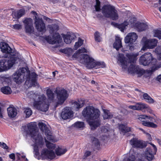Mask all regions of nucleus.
I'll use <instances>...</instances> for the list:
<instances>
[{"label":"nucleus","instance_id":"4c0bfd02","mask_svg":"<svg viewBox=\"0 0 161 161\" xmlns=\"http://www.w3.org/2000/svg\"><path fill=\"white\" fill-rule=\"evenodd\" d=\"M49 28L50 33L53 34L58 30L59 27L58 25H54L49 26Z\"/></svg>","mask_w":161,"mask_h":161},{"label":"nucleus","instance_id":"0e129e2a","mask_svg":"<svg viewBox=\"0 0 161 161\" xmlns=\"http://www.w3.org/2000/svg\"><path fill=\"white\" fill-rule=\"evenodd\" d=\"M53 76H55V72H53Z\"/></svg>","mask_w":161,"mask_h":161},{"label":"nucleus","instance_id":"a878e982","mask_svg":"<svg viewBox=\"0 0 161 161\" xmlns=\"http://www.w3.org/2000/svg\"><path fill=\"white\" fill-rule=\"evenodd\" d=\"M25 13V10L21 9L19 10H14L12 14L13 18L19 19Z\"/></svg>","mask_w":161,"mask_h":161},{"label":"nucleus","instance_id":"9b49d317","mask_svg":"<svg viewBox=\"0 0 161 161\" xmlns=\"http://www.w3.org/2000/svg\"><path fill=\"white\" fill-rule=\"evenodd\" d=\"M142 42L143 44L141 51H145L148 49L154 48L157 46L158 41L155 39H147L146 37H143Z\"/></svg>","mask_w":161,"mask_h":161},{"label":"nucleus","instance_id":"e2e57ef3","mask_svg":"<svg viewBox=\"0 0 161 161\" xmlns=\"http://www.w3.org/2000/svg\"><path fill=\"white\" fill-rule=\"evenodd\" d=\"M91 83L92 84H94L95 83V81L94 80H92V81Z\"/></svg>","mask_w":161,"mask_h":161},{"label":"nucleus","instance_id":"f257e3e1","mask_svg":"<svg viewBox=\"0 0 161 161\" xmlns=\"http://www.w3.org/2000/svg\"><path fill=\"white\" fill-rule=\"evenodd\" d=\"M37 75L34 72L30 73V71L25 68H22L17 71L13 75L14 81L17 84H20L26 79V85L29 87L39 86L36 81Z\"/></svg>","mask_w":161,"mask_h":161},{"label":"nucleus","instance_id":"ea45409f","mask_svg":"<svg viewBox=\"0 0 161 161\" xmlns=\"http://www.w3.org/2000/svg\"><path fill=\"white\" fill-rule=\"evenodd\" d=\"M56 153L58 156H60L64 154L67 151L65 149H62L59 147L57 148L56 150Z\"/></svg>","mask_w":161,"mask_h":161},{"label":"nucleus","instance_id":"5701e85b","mask_svg":"<svg viewBox=\"0 0 161 161\" xmlns=\"http://www.w3.org/2000/svg\"><path fill=\"white\" fill-rule=\"evenodd\" d=\"M118 62L120 63V65L123 68L125 69L127 68V62L125 57L123 54L119 53L117 55Z\"/></svg>","mask_w":161,"mask_h":161},{"label":"nucleus","instance_id":"5fc2aeb1","mask_svg":"<svg viewBox=\"0 0 161 161\" xmlns=\"http://www.w3.org/2000/svg\"><path fill=\"white\" fill-rule=\"evenodd\" d=\"M9 157L11 159H12V160H15V155L14 153H12L9 155Z\"/></svg>","mask_w":161,"mask_h":161},{"label":"nucleus","instance_id":"1a4fd4ad","mask_svg":"<svg viewBox=\"0 0 161 161\" xmlns=\"http://www.w3.org/2000/svg\"><path fill=\"white\" fill-rule=\"evenodd\" d=\"M39 100L35 101L34 107L37 109L43 112H46L48 109V105L46 103V97L43 94L39 95Z\"/></svg>","mask_w":161,"mask_h":161},{"label":"nucleus","instance_id":"69168bd1","mask_svg":"<svg viewBox=\"0 0 161 161\" xmlns=\"http://www.w3.org/2000/svg\"><path fill=\"white\" fill-rule=\"evenodd\" d=\"M159 10L160 12H161V7L159 8Z\"/></svg>","mask_w":161,"mask_h":161},{"label":"nucleus","instance_id":"ddd939ff","mask_svg":"<svg viewBox=\"0 0 161 161\" xmlns=\"http://www.w3.org/2000/svg\"><path fill=\"white\" fill-rule=\"evenodd\" d=\"M38 126L41 130L43 132H44L46 136V138L48 140L52 142H55L54 137L52 135L51 132L47 127L45 124L42 122H40L39 123Z\"/></svg>","mask_w":161,"mask_h":161},{"label":"nucleus","instance_id":"f8f14e48","mask_svg":"<svg viewBox=\"0 0 161 161\" xmlns=\"http://www.w3.org/2000/svg\"><path fill=\"white\" fill-rule=\"evenodd\" d=\"M55 92L57 94L58 104H62L68 97L67 91L63 88L60 90L56 89Z\"/></svg>","mask_w":161,"mask_h":161},{"label":"nucleus","instance_id":"2eb2a0df","mask_svg":"<svg viewBox=\"0 0 161 161\" xmlns=\"http://www.w3.org/2000/svg\"><path fill=\"white\" fill-rule=\"evenodd\" d=\"M128 71L131 74L136 73L139 76H142L145 72L144 69L134 64H131L130 66L128 69Z\"/></svg>","mask_w":161,"mask_h":161},{"label":"nucleus","instance_id":"6e6552de","mask_svg":"<svg viewBox=\"0 0 161 161\" xmlns=\"http://www.w3.org/2000/svg\"><path fill=\"white\" fill-rule=\"evenodd\" d=\"M101 10L102 13L105 17L110 18L114 20L118 19L117 11L114 6L109 4L104 5Z\"/></svg>","mask_w":161,"mask_h":161},{"label":"nucleus","instance_id":"7c9ffc66","mask_svg":"<svg viewBox=\"0 0 161 161\" xmlns=\"http://www.w3.org/2000/svg\"><path fill=\"white\" fill-rule=\"evenodd\" d=\"M1 91L3 93L6 94H10L12 92L11 88L8 86H5L2 87Z\"/></svg>","mask_w":161,"mask_h":161},{"label":"nucleus","instance_id":"052dcab7","mask_svg":"<svg viewBox=\"0 0 161 161\" xmlns=\"http://www.w3.org/2000/svg\"><path fill=\"white\" fill-rule=\"evenodd\" d=\"M129 49L130 50H134V47L133 46H130Z\"/></svg>","mask_w":161,"mask_h":161},{"label":"nucleus","instance_id":"79ce46f5","mask_svg":"<svg viewBox=\"0 0 161 161\" xmlns=\"http://www.w3.org/2000/svg\"><path fill=\"white\" fill-rule=\"evenodd\" d=\"M154 51L157 55L158 59L160 60H161V46L158 47Z\"/></svg>","mask_w":161,"mask_h":161},{"label":"nucleus","instance_id":"a18cd8bd","mask_svg":"<svg viewBox=\"0 0 161 161\" xmlns=\"http://www.w3.org/2000/svg\"><path fill=\"white\" fill-rule=\"evenodd\" d=\"M73 125L75 127L79 128H83L84 127V123L82 122H77Z\"/></svg>","mask_w":161,"mask_h":161},{"label":"nucleus","instance_id":"6ab92c4d","mask_svg":"<svg viewBox=\"0 0 161 161\" xmlns=\"http://www.w3.org/2000/svg\"><path fill=\"white\" fill-rule=\"evenodd\" d=\"M24 23L25 24L26 32L31 34L33 31V28L32 26V19L31 18L26 19H25Z\"/></svg>","mask_w":161,"mask_h":161},{"label":"nucleus","instance_id":"0eeeda50","mask_svg":"<svg viewBox=\"0 0 161 161\" xmlns=\"http://www.w3.org/2000/svg\"><path fill=\"white\" fill-rule=\"evenodd\" d=\"M135 18L131 19L128 22L127 21H125L123 23L120 25H117L116 23L114 24L113 23L112 24L114 25V26H117L120 30L123 32L124 30L125 29V27L130 23L131 24H132V26H135L137 29L138 31H142L145 30L148 28V25L145 23H140L137 22L135 23Z\"/></svg>","mask_w":161,"mask_h":161},{"label":"nucleus","instance_id":"58836bf2","mask_svg":"<svg viewBox=\"0 0 161 161\" xmlns=\"http://www.w3.org/2000/svg\"><path fill=\"white\" fill-rule=\"evenodd\" d=\"M84 40L80 38H79L78 41L76 42L74 46V48L75 50H77L79 47L82 45L83 43Z\"/></svg>","mask_w":161,"mask_h":161},{"label":"nucleus","instance_id":"09e8293b","mask_svg":"<svg viewBox=\"0 0 161 161\" xmlns=\"http://www.w3.org/2000/svg\"><path fill=\"white\" fill-rule=\"evenodd\" d=\"M78 52H79V54H80L81 53H89V52L87 49L85 48L84 47H82L81 48L77 50Z\"/></svg>","mask_w":161,"mask_h":161},{"label":"nucleus","instance_id":"aec40b11","mask_svg":"<svg viewBox=\"0 0 161 161\" xmlns=\"http://www.w3.org/2000/svg\"><path fill=\"white\" fill-rule=\"evenodd\" d=\"M73 116L72 112L69 107L64 108L61 113V117L64 119H67L71 118Z\"/></svg>","mask_w":161,"mask_h":161},{"label":"nucleus","instance_id":"bf43d9fd","mask_svg":"<svg viewBox=\"0 0 161 161\" xmlns=\"http://www.w3.org/2000/svg\"><path fill=\"white\" fill-rule=\"evenodd\" d=\"M157 80L161 83V74L158 76L157 78Z\"/></svg>","mask_w":161,"mask_h":161},{"label":"nucleus","instance_id":"6e6d98bb","mask_svg":"<svg viewBox=\"0 0 161 161\" xmlns=\"http://www.w3.org/2000/svg\"><path fill=\"white\" fill-rule=\"evenodd\" d=\"M139 129L141 130L145 134H146V135H147V136H148V137L149 138V139H150V138H151V136L149 133L146 132L143 129H142V128H140Z\"/></svg>","mask_w":161,"mask_h":161},{"label":"nucleus","instance_id":"3c124183","mask_svg":"<svg viewBox=\"0 0 161 161\" xmlns=\"http://www.w3.org/2000/svg\"><path fill=\"white\" fill-rule=\"evenodd\" d=\"M147 111V112L148 113H149L150 114H153V111L152 110L151 108L147 105L146 107L145 108V109Z\"/></svg>","mask_w":161,"mask_h":161},{"label":"nucleus","instance_id":"37998d69","mask_svg":"<svg viewBox=\"0 0 161 161\" xmlns=\"http://www.w3.org/2000/svg\"><path fill=\"white\" fill-rule=\"evenodd\" d=\"M91 139L93 145H94L95 146H97L99 145V141L96 138L92 136L91 137Z\"/></svg>","mask_w":161,"mask_h":161},{"label":"nucleus","instance_id":"2f4dec72","mask_svg":"<svg viewBox=\"0 0 161 161\" xmlns=\"http://www.w3.org/2000/svg\"><path fill=\"white\" fill-rule=\"evenodd\" d=\"M143 97L145 101L149 103H153L154 102L153 99L146 93H144L143 94Z\"/></svg>","mask_w":161,"mask_h":161},{"label":"nucleus","instance_id":"603ef678","mask_svg":"<svg viewBox=\"0 0 161 161\" xmlns=\"http://www.w3.org/2000/svg\"><path fill=\"white\" fill-rule=\"evenodd\" d=\"M12 27L14 29L16 30H19L21 27V25L19 24H15L14 25H12Z\"/></svg>","mask_w":161,"mask_h":161},{"label":"nucleus","instance_id":"393cba45","mask_svg":"<svg viewBox=\"0 0 161 161\" xmlns=\"http://www.w3.org/2000/svg\"><path fill=\"white\" fill-rule=\"evenodd\" d=\"M85 103V101L82 99H79L77 101H75L72 103V107L75 110H78L82 107Z\"/></svg>","mask_w":161,"mask_h":161},{"label":"nucleus","instance_id":"c03bdc74","mask_svg":"<svg viewBox=\"0 0 161 161\" xmlns=\"http://www.w3.org/2000/svg\"><path fill=\"white\" fill-rule=\"evenodd\" d=\"M94 38L95 40L97 42H99L102 40V38L100 36V34L98 31H96L95 33Z\"/></svg>","mask_w":161,"mask_h":161},{"label":"nucleus","instance_id":"412c9836","mask_svg":"<svg viewBox=\"0 0 161 161\" xmlns=\"http://www.w3.org/2000/svg\"><path fill=\"white\" fill-rule=\"evenodd\" d=\"M137 38L136 34L134 32L129 33L125 38V42L126 43L132 44L135 42Z\"/></svg>","mask_w":161,"mask_h":161},{"label":"nucleus","instance_id":"4be33fe9","mask_svg":"<svg viewBox=\"0 0 161 161\" xmlns=\"http://www.w3.org/2000/svg\"><path fill=\"white\" fill-rule=\"evenodd\" d=\"M63 36L64 42L66 44L71 43L72 41L76 37L75 34L71 32H67L66 35H64Z\"/></svg>","mask_w":161,"mask_h":161},{"label":"nucleus","instance_id":"13d9d810","mask_svg":"<svg viewBox=\"0 0 161 161\" xmlns=\"http://www.w3.org/2000/svg\"><path fill=\"white\" fill-rule=\"evenodd\" d=\"M91 152L90 151H86L85 153V156L86 157H88L91 155Z\"/></svg>","mask_w":161,"mask_h":161},{"label":"nucleus","instance_id":"8fccbe9b","mask_svg":"<svg viewBox=\"0 0 161 161\" xmlns=\"http://www.w3.org/2000/svg\"><path fill=\"white\" fill-rule=\"evenodd\" d=\"M16 155L19 160L20 159V156H21L22 158H25V155L24 153L22 152H20V153H16Z\"/></svg>","mask_w":161,"mask_h":161},{"label":"nucleus","instance_id":"680f3d73","mask_svg":"<svg viewBox=\"0 0 161 161\" xmlns=\"http://www.w3.org/2000/svg\"><path fill=\"white\" fill-rule=\"evenodd\" d=\"M158 143L160 145H161V140H158Z\"/></svg>","mask_w":161,"mask_h":161},{"label":"nucleus","instance_id":"338daca9","mask_svg":"<svg viewBox=\"0 0 161 161\" xmlns=\"http://www.w3.org/2000/svg\"><path fill=\"white\" fill-rule=\"evenodd\" d=\"M0 161H3L2 158L0 157Z\"/></svg>","mask_w":161,"mask_h":161},{"label":"nucleus","instance_id":"c9c22d12","mask_svg":"<svg viewBox=\"0 0 161 161\" xmlns=\"http://www.w3.org/2000/svg\"><path fill=\"white\" fill-rule=\"evenodd\" d=\"M62 52L69 56L72 55L74 52L73 49L71 48H68L64 49Z\"/></svg>","mask_w":161,"mask_h":161},{"label":"nucleus","instance_id":"4468645a","mask_svg":"<svg viewBox=\"0 0 161 161\" xmlns=\"http://www.w3.org/2000/svg\"><path fill=\"white\" fill-rule=\"evenodd\" d=\"M152 146L151 147H147L145 151V155L147 159L149 161L153 159L157 152V149L154 145L150 143Z\"/></svg>","mask_w":161,"mask_h":161},{"label":"nucleus","instance_id":"a211bd4d","mask_svg":"<svg viewBox=\"0 0 161 161\" xmlns=\"http://www.w3.org/2000/svg\"><path fill=\"white\" fill-rule=\"evenodd\" d=\"M130 143L134 148H143L145 147L142 141L136 137L132 138L130 141Z\"/></svg>","mask_w":161,"mask_h":161},{"label":"nucleus","instance_id":"9d476101","mask_svg":"<svg viewBox=\"0 0 161 161\" xmlns=\"http://www.w3.org/2000/svg\"><path fill=\"white\" fill-rule=\"evenodd\" d=\"M45 141L46 142V146L49 150L46 148L43 149L42 151L41 154L46 156L48 159H52L55 157V154L53 151L55 148V145L47 141L46 138H45Z\"/></svg>","mask_w":161,"mask_h":161},{"label":"nucleus","instance_id":"7ed1b4c3","mask_svg":"<svg viewBox=\"0 0 161 161\" xmlns=\"http://www.w3.org/2000/svg\"><path fill=\"white\" fill-rule=\"evenodd\" d=\"M27 127V130L25 131L27 135H29L35 143L34 145V153L36 156L39 154V150L41 148L44 144L43 138L37 129L36 124L33 123L28 124Z\"/></svg>","mask_w":161,"mask_h":161},{"label":"nucleus","instance_id":"c85d7f7f","mask_svg":"<svg viewBox=\"0 0 161 161\" xmlns=\"http://www.w3.org/2000/svg\"><path fill=\"white\" fill-rule=\"evenodd\" d=\"M138 119L142 122L145 120H150L151 121L156 122L155 119L152 117L146 115H142L139 116Z\"/></svg>","mask_w":161,"mask_h":161},{"label":"nucleus","instance_id":"473e14b6","mask_svg":"<svg viewBox=\"0 0 161 161\" xmlns=\"http://www.w3.org/2000/svg\"><path fill=\"white\" fill-rule=\"evenodd\" d=\"M142 124L144 126L153 128H156L157 127V125L153 122H147V120L142 122Z\"/></svg>","mask_w":161,"mask_h":161},{"label":"nucleus","instance_id":"cd10ccee","mask_svg":"<svg viewBox=\"0 0 161 161\" xmlns=\"http://www.w3.org/2000/svg\"><path fill=\"white\" fill-rule=\"evenodd\" d=\"M122 47L121 43V39L118 36H116L115 37V41L113 44V47L116 50H118Z\"/></svg>","mask_w":161,"mask_h":161},{"label":"nucleus","instance_id":"774afa93","mask_svg":"<svg viewBox=\"0 0 161 161\" xmlns=\"http://www.w3.org/2000/svg\"><path fill=\"white\" fill-rule=\"evenodd\" d=\"M159 3L160 4H161V0H159Z\"/></svg>","mask_w":161,"mask_h":161},{"label":"nucleus","instance_id":"f03ea898","mask_svg":"<svg viewBox=\"0 0 161 161\" xmlns=\"http://www.w3.org/2000/svg\"><path fill=\"white\" fill-rule=\"evenodd\" d=\"M0 48L3 53L7 54L4 56V58L0 60V72H1L7 70L12 67L17 58L11 54L13 50L7 43L1 42Z\"/></svg>","mask_w":161,"mask_h":161},{"label":"nucleus","instance_id":"a19ab883","mask_svg":"<svg viewBox=\"0 0 161 161\" xmlns=\"http://www.w3.org/2000/svg\"><path fill=\"white\" fill-rule=\"evenodd\" d=\"M136 106L137 110H142L145 109L147 104L142 103H136Z\"/></svg>","mask_w":161,"mask_h":161},{"label":"nucleus","instance_id":"423d86ee","mask_svg":"<svg viewBox=\"0 0 161 161\" xmlns=\"http://www.w3.org/2000/svg\"><path fill=\"white\" fill-rule=\"evenodd\" d=\"M140 63L144 65H150L152 66L149 70V72L152 73L161 67V61L158 62L156 59L153 57L151 53L147 52L142 55L140 58Z\"/></svg>","mask_w":161,"mask_h":161},{"label":"nucleus","instance_id":"e433bc0d","mask_svg":"<svg viewBox=\"0 0 161 161\" xmlns=\"http://www.w3.org/2000/svg\"><path fill=\"white\" fill-rule=\"evenodd\" d=\"M153 36L158 38L159 40L161 39V30H154L153 31Z\"/></svg>","mask_w":161,"mask_h":161},{"label":"nucleus","instance_id":"4d7b16f0","mask_svg":"<svg viewBox=\"0 0 161 161\" xmlns=\"http://www.w3.org/2000/svg\"><path fill=\"white\" fill-rule=\"evenodd\" d=\"M1 145H2V147L3 148L5 149H8V147L6 143H3Z\"/></svg>","mask_w":161,"mask_h":161},{"label":"nucleus","instance_id":"864d4df0","mask_svg":"<svg viewBox=\"0 0 161 161\" xmlns=\"http://www.w3.org/2000/svg\"><path fill=\"white\" fill-rule=\"evenodd\" d=\"M128 107L130 109L137 110L136 104L135 105L129 106Z\"/></svg>","mask_w":161,"mask_h":161},{"label":"nucleus","instance_id":"b1692460","mask_svg":"<svg viewBox=\"0 0 161 161\" xmlns=\"http://www.w3.org/2000/svg\"><path fill=\"white\" fill-rule=\"evenodd\" d=\"M139 53L137 52L127 53L126 55L130 63H134L137 59V57Z\"/></svg>","mask_w":161,"mask_h":161},{"label":"nucleus","instance_id":"dca6fc26","mask_svg":"<svg viewBox=\"0 0 161 161\" xmlns=\"http://www.w3.org/2000/svg\"><path fill=\"white\" fill-rule=\"evenodd\" d=\"M46 40L50 44H52L59 43L62 41V39L59 34L55 33L53 36H48L46 37Z\"/></svg>","mask_w":161,"mask_h":161},{"label":"nucleus","instance_id":"20e7f679","mask_svg":"<svg viewBox=\"0 0 161 161\" xmlns=\"http://www.w3.org/2000/svg\"><path fill=\"white\" fill-rule=\"evenodd\" d=\"M82 114L84 117L90 119L87 121L92 130H95L100 125V112L98 109L92 106L86 107L83 110Z\"/></svg>","mask_w":161,"mask_h":161},{"label":"nucleus","instance_id":"f3484780","mask_svg":"<svg viewBox=\"0 0 161 161\" xmlns=\"http://www.w3.org/2000/svg\"><path fill=\"white\" fill-rule=\"evenodd\" d=\"M35 24L37 30L40 32L45 31H46L45 24L42 19L35 17Z\"/></svg>","mask_w":161,"mask_h":161},{"label":"nucleus","instance_id":"bb28decb","mask_svg":"<svg viewBox=\"0 0 161 161\" xmlns=\"http://www.w3.org/2000/svg\"><path fill=\"white\" fill-rule=\"evenodd\" d=\"M7 111L9 116L11 118L14 117L17 114L16 109L12 107H10L8 108Z\"/></svg>","mask_w":161,"mask_h":161},{"label":"nucleus","instance_id":"49530a36","mask_svg":"<svg viewBox=\"0 0 161 161\" xmlns=\"http://www.w3.org/2000/svg\"><path fill=\"white\" fill-rule=\"evenodd\" d=\"M24 113L26 115V117H29L32 114V111L31 109L29 108H25Z\"/></svg>","mask_w":161,"mask_h":161},{"label":"nucleus","instance_id":"de8ad7c7","mask_svg":"<svg viewBox=\"0 0 161 161\" xmlns=\"http://www.w3.org/2000/svg\"><path fill=\"white\" fill-rule=\"evenodd\" d=\"M96 4L95 6L96 10L97 11H99L101 10L100 2L99 0H96Z\"/></svg>","mask_w":161,"mask_h":161},{"label":"nucleus","instance_id":"f704fd0d","mask_svg":"<svg viewBox=\"0 0 161 161\" xmlns=\"http://www.w3.org/2000/svg\"><path fill=\"white\" fill-rule=\"evenodd\" d=\"M104 114L103 115V118L104 119H107L111 118L113 116V115L107 110H104Z\"/></svg>","mask_w":161,"mask_h":161},{"label":"nucleus","instance_id":"c756f323","mask_svg":"<svg viewBox=\"0 0 161 161\" xmlns=\"http://www.w3.org/2000/svg\"><path fill=\"white\" fill-rule=\"evenodd\" d=\"M119 129L121 132L124 134L125 133L131 130L130 127H127L122 124L119 125Z\"/></svg>","mask_w":161,"mask_h":161},{"label":"nucleus","instance_id":"72a5a7b5","mask_svg":"<svg viewBox=\"0 0 161 161\" xmlns=\"http://www.w3.org/2000/svg\"><path fill=\"white\" fill-rule=\"evenodd\" d=\"M47 94L49 100L51 101L53 100L54 94L51 90L48 89L47 90Z\"/></svg>","mask_w":161,"mask_h":161},{"label":"nucleus","instance_id":"39448f33","mask_svg":"<svg viewBox=\"0 0 161 161\" xmlns=\"http://www.w3.org/2000/svg\"><path fill=\"white\" fill-rule=\"evenodd\" d=\"M72 58H77L80 63L86 65L88 69H97L105 66L103 62L96 61L86 54H80L77 51L73 55Z\"/></svg>","mask_w":161,"mask_h":161}]
</instances>
